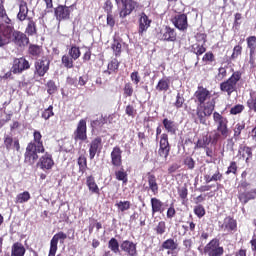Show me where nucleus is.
I'll use <instances>...</instances> for the list:
<instances>
[{
	"instance_id": "nucleus-14",
	"label": "nucleus",
	"mask_w": 256,
	"mask_h": 256,
	"mask_svg": "<svg viewBox=\"0 0 256 256\" xmlns=\"http://www.w3.org/2000/svg\"><path fill=\"white\" fill-rule=\"evenodd\" d=\"M37 165L38 167H40V169L49 170L53 167V165H55V163L53 162V158L51 157V155L49 153H46L40 158Z\"/></svg>"
},
{
	"instance_id": "nucleus-64",
	"label": "nucleus",
	"mask_w": 256,
	"mask_h": 256,
	"mask_svg": "<svg viewBox=\"0 0 256 256\" xmlns=\"http://www.w3.org/2000/svg\"><path fill=\"white\" fill-rule=\"evenodd\" d=\"M248 107L249 109H252L256 113V93L252 97V100L248 101Z\"/></svg>"
},
{
	"instance_id": "nucleus-25",
	"label": "nucleus",
	"mask_w": 256,
	"mask_h": 256,
	"mask_svg": "<svg viewBox=\"0 0 256 256\" xmlns=\"http://www.w3.org/2000/svg\"><path fill=\"white\" fill-rule=\"evenodd\" d=\"M152 215L163 213V202L157 198H151Z\"/></svg>"
},
{
	"instance_id": "nucleus-2",
	"label": "nucleus",
	"mask_w": 256,
	"mask_h": 256,
	"mask_svg": "<svg viewBox=\"0 0 256 256\" xmlns=\"http://www.w3.org/2000/svg\"><path fill=\"white\" fill-rule=\"evenodd\" d=\"M39 153H45V147L43 146V143L35 144L33 142H30L26 147L25 152V163L28 165H34V163L39 159Z\"/></svg>"
},
{
	"instance_id": "nucleus-8",
	"label": "nucleus",
	"mask_w": 256,
	"mask_h": 256,
	"mask_svg": "<svg viewBox=\"0 0 256 256\" xmlns=\"http://www.w3.org/2000/svg\"><path fill=\"white\" fill-rule=\"evenodd\" d=\"M30 67L29 61L25 58H16L13 62L12 73H23V71H27Z\"/></svg>"
},
{
	"instance_id": "nucleus-31",
	"label": "nucleus",
	"mask_w": 256,
	"mask_h": 256,
	"mask_svg": "<svg viewBox=\"0 0 256 256\" xmlns=\"http://www.w3.org/2000/svg\"><path fill=\"white\" fill-rule=\"evenodd\" d=\"M211 143V136H203L196 143L195 149H207V146Z\"/></svg>"
},
{
	"instance_id": "nucleus-56",
	"label": "nucleus",
	"mask_w": 256,
	"mask_h": 256,
	"mask_svg": "<svg viewBox=\"0 0 256 256\" xmlns=\"http://www.w3.org/2000/svg\"><path fill=\"white\" fill-rule=\"evenodd\" d=\"M194 213L199 218L204 217V215H205V208H203V206H201V205H198V206H196L194 208Z\"/></svg>"
},
{
	"instance_id": "nucleus-63",
	"label": "nucleus",
	"mask_w": 256,
	"mask_h": 256,
	"mask_svg": "<svg viewBox=\"0 0 256 256\" xmlns=\"http://www.w3.org/2000/svg\"><path fill=\"white\" fill-rule=\"evenodd\" d=\"M121 47L122 45L119 43V41L114 40V43L112 44V49L115 52V55H119V53H121Z\"/></svg>"
},
{
	"instance_id": "nucleus-30",
	"label": "nucleus",
	"mask_w": 256,
	"mask_h": 256,
	"mask_svg": "<svg viewBox=\"0 0 256 256\" xmlns=\"http://www.w3.org/2000/svg\"><path fill=\"white\" fill-rule=\"evenodd\" d=\"M213 120L217 127H222L223 125H227V123H229L227 118L223 117V115L219 114V112L213 113Z\"/></svg>"
},
{
	"instance_id": "nucleus-61",
	"label": "nucleus",
	"mask_w": 256,
	"mask_h": 256,
	"mask_svg": "<svg viewBox=\"0 0 256 256\" xmlns=\"http://www.w3.org/2000/svg\"><path fill=\"white\" fill-rule=\"evenodd\" d=\"M211 175H213L212 167H210L209 170L204 174V180L206 181V183H211L213 181V178Z\"/></svg>"
},
{
	"instance_id": "nucleus-13",
	"label": "nucleus",
	"mask_w": 256,
	"mask_h": 256,
	"mask_svg": "<svg viewBox=\"0 0 256 256\" xmlns=\"http://www.w3.org/2000/svg\"><path fill=\"white\" fill-rule=\"evenodd\" d=\"M54 13L58 21H63V19H69V15H71V10L67 6L60 5L55 8Z\"/></svg>"
},
{
	"instance_id": "nucleus-50",
	"label": "nucleus",
	"mask_w": 256,
	"mask_h": 256,
	"mask_svg": "<svg viewBox=\"0 0 256 256\" xmlns=\"http://www.w3.org/2000/svg\"><path fill=\"white\" fill-rule=\"evenodd\" d=\"M165 229H166L165 222L160 221L158 223V225L156 226L155 231H156L157 235H163V233H165Z\"/></svg>"
},
{
	"instance_id": "nucleus-59",
	"label": "nucleus",
	"mask_w": 256,
	"mask_h": 256,
	"mask_svg": "<svg viewBox=\"0 0 256 256\" xmlns=\"http://www.w3.org/2000/svg\"><path fill=\"white\" fill-rule=\"evenodd\" d=\"M131 81H133L134 85H139L141 81V76H139V72H132L130 75Z\"/></svg>"
},
{
	"instance_id": "nucleus-42",
	"label": "nucleus",
	"mask_w": 256,
	"mask_h": 256,
	"mask_svg": "<svg viewBox=\"0 0 256 256\" xmlns=\"http://www.w3.org/2000/svg\"><path fill=\"white\" fill-rule=\"evenodd\" d=\"M73 58L69 55L62 56V65L66 67V69H73Z\"/></svg>"
},
{
	"instance_id": "nucleus-53",
	"label": "nucleus",
	"mask_w": 256,
	"mask_h": 256,
	"mask_svg": "<svg viewBox=\"0 0 256 256\" xmlns=\"http://www.w3.org/2000/svg\"><path fill=\"white\" fill-rule=\"evenodd\" d=\"M171 150L169 149H162V148H159L158 150V155L159 157H161L164 161H167V158L169 157V152Z\"/></svg>"
},
{
	"instance_id": "nucleus-47",
	"label": "nucleus",
	"mask_w": 256,
	"mask_h": 256,
	"mask_svg": "<svg viewBox=\"0 0 256 256\" xmlns=\"http://www.w3.org/2000/svg\"><path fill=\"white\" fill-rule=\"evenodd\" d=\"M124 95L126 97H133V85L131 83H126L124 85Z\"/></svg>"
},
{
	"instance_id": "nucleus-32",
	"label": "nucleus",
	"mask_w": 256,
	"mask_h": 256,
	"mask_svg": "<svg viewBox=\"0 0 256 256\" xmlns=\"http://www.w3.org/2000/svg\"><path fill=\"white\" fill-rule=\"evenodd\" d=\"M107 123V119L103 116L98 117L96 120L91 121L90 125L92 129L99 130Z\"/></svg>"
},
{
	"instance_id": "nucleus-40",
	"label": "nucleus",
	"mask_w": 256,
	"mask_h": 256,
	"mask_svg": "<svg viewBox=\"0 0 256 256\" xmlns=\"http://www.w3.org/2000/svg\"><path fill=\"white\" fill-rule=\"evenodd\" d=\"M116 207L118 208V211H121L123 213V212L129 211V209H131V202L120 201V202L116 203Z\"/></svg>"
},
{
	"instance_id": "nucleus-55",
	"label": "nucleus",
	"mask_w": 256,
	"mask_h": 256,
	"mask_svg": "<svg viewBox=\"0 0 256 256\" xmlns=\"http://www.w3.org/2000/svg\"><path fill=\"white\" fill-rule=\"evenodd\" d=\"M243 151H244V153L242 154V157H245V155H247L246 163H249V159H251V157H253V150H251L250 147H244Z\"/></svg>"
},
{
	"instance_id": "nucleus-52",
	"label": "nucleus",
	"mask_w": 256,
	"mask_h": 256,
	"mask_svg": "<svg viewBox=\"0 0 256 256\" xmlns=\"http://www.w3.org/2000/svg\"><path fill=\"white\" fill-rule=\"evenodd\" d=\"M47 87H48L47 91H48L49 95H53V93H55V91H57V85H55V82L53 80L48 81Z\"/></svg>"
},
{
	"instance_id": "nucleus-15",
	"label": "nucleus",
	"mask_w": 256,
	"mask_h": 256,
	"mask_svg": "<svg viewBox=\"0 0 256 256\" xmlns=\"http://www.w3.org/2000/svg\"><path fill=\"white\" fill-rule=\"evenodd\" d=\"M4 147L7 151H11V149H16V151H19L21 149V146L19 145V140L14 139L13 137L9 135L4 136Z\"/></svg>"
},
{
	"instance_id": "nucleus-27",
	"label": "nucleus",
	"mask_w": 256,
	"mask_h": 256,
	"mask_svg": "<svg viewBox=\"0 0 256 256\" xmlns=\"http://www.w3.org/2000/svg\"><path fill=\"white\" fill-rule=\"evenodd\" d=\"M65 239H67V234H65V232H58L52 237L50 245L57 247L59 241L60 243H65Z\"/></svg>"
},
{
	"instance_id": "nucleus-28",
	"label": "nucleus",
	"mask_w": 256,
	"mask_h": 256,
	"mask_svg": "<svg viewBox=\"0 0 256 256\" xmlns=\"http://www.w3.org/2000/svg\"><path fill=\"white\" fill-rule=\"evenodd\" d=\"M12 256H25V246L23 244L17 242L12 246Z\"/></svg>"
},
{
	"instance_id": "nucleus-29",
	"label": "nucleus",
	"mask_w": 256,
	"mask_h": 256,
	"mask_svg": "<svg viewBox=\"0 0 256 256\" xmlns=\"http://www.w3.org/2000/svg\"><path fill=\"white\" fill-rule=\"evenodd\" d=\"M179 247V244L174 239H167L162 243V249H168L170 251H175Z\"/></svg>"
},
{
	"instance_id": "nucleus-10",
	"label": "nucleus",
	"mask_w": 256,
	"mask_h": 256,
	"mask_svg": "<svg viewBox=\"0 0 256 256\" xmlns=\"http://www.w3.org/2000/svg\"><path fill=\"white\" fill-rule=\"evenodd\" d=\"M173 25L176 27V29H179L180 31H185L187 27H189V24L187 23V15L185 14H178L172 19Z\"/></svg>"
},
{
	"instance_id": "nucleus-22",
	"label": "nucleus",
	"mask_w": 256,
	"mask_h": 256,
	"mask_svg": "<svg viewBox=\"0 0 256 256\" xmlns=\"http://www.w3.org/2000/svg\"><path fill=\"white\" fill-rule=\"evenodd\" d=\"M13 26L11 25H5V24H0V34L2 35V37H4L5 39L8 40L11 39V35L13 36Z\"/></svg>"
},
{
	"instance_id": "nucleus-24",
	"label": "nucleus",
	"mask_w": 256,
	"mask_h": 256,
	"mask_svg": "<svg viewBox=\"0 0 256 256\" xmlns=\"http://www.w3.org/2000/svg\"><path fill=\"white\" fill-rule=\"evenodd\" d=\"M170 83H171V81L167 77L160 79L156 86V91H160V92H164V93L169 91Z\"/></svg>"
},
{
	"instance_id": "nucleus-57",
	"label": "nucleus",
	"mask_w": 256,
	"mask_h": 256,
	"mask_svg": "<svg viewBox=\"0 0 256 256\" xmlns=\"http://www.w3.org/2000/svg\"><path fill=\"white\" fill-rule=\"evenodd\" d=\"M241 51H243V47L237 45L234 47L233 49V53L231 55V59H237V57H239V55H241Z\"/></svg>"
},
{
	"instance_id": "nucleus-48",
	"label": "nucleus",
	"mask_w": 256,
	"mask_h": 256,
	"mask_svg": "<svg viewBox=\"0 0 256 256\" xmlns=\"http://www.w3.org/2000/svg\"><path fill=\"white\" fill-rule=\"evenodd\" d=\"M184 165H186L188 169L193 170L195 169V160L190 156H188L184 159Z\"/></svg>"
},
{
	"instance_id": "nucleus-54",
	"label": "nucleus",
	"mask_w": 256,
	"mask_h": 256,
	"mask_svg": "<svg viewBox=\"0 0 256 256\" xmlns=\"http://www.w3.org/2000/svg\"><path fill=\"white\" fill-rule=\"evenodd\" d=\"M183 103H185V98H183V96H181V94L178 93L176 96L175 107L177 109H181V107H183Z\"/></svg>"
},
{
	"instance_id": "nucleus-41",
	"label": "nucleus",
	"mask_w": 256,
	"mask_h": 256,
	"mask_svg": "<svg viewBox=\"0 0 256 256\" xmlns=\"http://www.w3.org/2000/svg\"><path fill=\"white\" fill-rule=\"evenodd\" d=\"M159 149H168L171 151V146H169V137L167 134H162L160 139V148Z\"/></svg>"
},
{
	"instance_id": "nucleus-58",
	"label": "nucleus",
	"mask_w": 256,
	"mask_h": 256,
	"mask_svg": "<svg viewBox=\"0 0 256 256\" xmlns=\"http://www.w3.org/2000/svg\"><path fill=\"white\" fill-rule=\"evenodd\" d=\"M243 129H245V124L243 123H238L235 128H234V136L235 137H239V135H241V131H243Z\"/></svg>"
},
{
	"instance_id": "nucleus-18",
	"label": "nucleus",
	"mask_w": 256,
	"mask_h": 256,
	"mask_svg": "<svg viewBox=\"0 0 256 256\" xmlns=\"http://www.w3.org/2000/svg\"><path fill=\"white\" fill-rule=\"evenodd\" d=\"M122 251H125L130 256H136L137 255V247L135 244L129 240H125L121 244Z\"/></svg>"
},
{
	"instance_id": "nucleus-4",
	"label": "nucleus",
	"mask_w": 256,
	"mask_h": 256,
	"mask_svg": "<svg viewBox=\"0 0 256 256\" xmlns=\"http://www.w3.org/2000/svg\"><path fill=\"white\" fill-rule=\"evenodd\" d=\"M115 3L118 7H121L122 5L119 13L121 19H125V17L130 13H133V10L137 7V2L133 0H115Z\"/></svg>"
},
{
	"instance_id": "nucleus-20",
	"label": "nucleus",
	"mask_w": 256,
	"mask_h": 256,
	"mask_svg": "<svg viewBox=\"0 0 256 256\" xmlns=\"http://www.w3.org/2000/svg\"><path fill=\"white\" fill-rule=\"evenodd\" d=\"M26 21L27 24L25 33L30 36L37 35V22L33 20V18H27Z\"/></svg>"
},
{
	"instance_id": "nucleus-39",
	"label": "nucleus",
	"mask_w": 256,
	"mask_h": 256,
	"mask_svg": "<svg viewBox=\"0 0 256 256\" xmlns=\"http://www.w3.org/2000/svg\"><path fill=\"white\" fill-rule=\"evenodd\" d=\"M77 164L79 165L80 173L83 174L87 171V158L85 156L81 155L77 160Z\"/></svg>"
},
{
	"instance_id": "nucleus-16",
	"label": "nucleus",
	"mask_w": 256,
	"mask_h": 256,
	"mask_svg": "<svg viewBox=\"0 0 256 256\" xmlns=\"http://www.w3.org/2000/svg\"><path fill=\"white\" fill-rule=\"evenodd\" d=\"M161 39L162 41H176L177 33L171 27L166 26L161 30Z\"/></svg>"
},
{
	"instance_id": "nucleus-19",
	"label": "nucleus",
	"mask_w": 256,
	"mask_h": 256,
	"mask_svg": "<svg viewBox=\"0 0 256 256\" xmlns=\"http://www.w3.org/2000/svg\"><path fill=\"white\" fill-rule=\"evenodd\" d=\"M247 45L248 48L250 49V63H255V51H256V37L255 36H250L247 38Z\"/></svg>"
},
{
	"instance_id": "nucleus-12",
	"label": "nucleus",
	"mask_w": 256,
	"mask_h": 256,
	"mask_svg": "<svg viewBox=\"0 0 256 256\" xmlns=\"http://www.w3.org/2000/svg\"><path fill=\"white\" fill-rule=\"evenodd\" d=\"M13 41L18 47H25V45H29V38L20 31L13 32Z\"/></svg>"
},
{
	"instance_id": "nucleus-17",
	"label": "nucleus",
	"mask_w": 256,
	"mask_h": 256,
	"mask_svg": "<svg viewBox=\"0 0 256 256\" xmlns=\"http://www.w3.org/2000/svg\"><path fill=\"white\" fill-rule=\"evenodd\" d=\"M149 27H151V20H149V17L146 16L145 13H142L139 19V35H143V33H145V31H147Z\"/></svg>"
},
{
	"instance_id": "nucleus-51",
	"label": "nucleus",
	"mask_w": 256,
	"mask_h": 256,
	"mask_svg": "<svg viewBox=\"0 0 256 256\" xmlns=\"http://www.w3.org/2000/svg\"><path fill=\"white\" fill-rule=\"evenodd\" d=\"M217 131H219V133H221L222 137L227 138L229 136V128H227V124L217 127Z\"/></svg>"
},
{
	"instance_id": "nucleus-3",
	"label": "nucleus",
	"mask_w": 256,
	"mask_h": 256,
	"mask_svg": "<svg viewBox=\"0 0 256 256\" xmlns=\"http://www.w3.org/2000/svg\"><path fill=\"white\" fill-rule=\"evenodd\" d=\"M241 81V72L236 71L232 74V76L225 82L220 84L221 91L228 93L231 95L237 89V83Z\"/></svg>"
},
{
	"instance_id": "nucleus-1",
	"label": "nucleus",
	"mask_w": 256,
	"mask_h": 256,
	"mask_svg": "<svg viewBox=\"0 0 256 256\" xmlns=\"http://www.w3.org/2000/svg\"><path fill=\"white\" fill-rule=\"evenodd\" d=\"M195 97L199 104L196 110H192L190 114L194 119V123H200L207 127L209 125V118L213 115V111H215V99H211V92L203 86L198 87ZM205 101L208 102L205 103Z\"/></svg>"
},
{
	"instance_id": "nucleus-36",
	"label": "nucleus",
	"mask_w": 256,
	"mask_h": 256,
	"mask_svg": "<svg viewBox=\"0 0 256 256\" xmlns=\"http://www.w3.org/2000/svg\"><path fill=\"white\" fill-rule=\"evenodd\" d=\"M0 19L6 23V25H9L11 23V19H9V16H7V12L5 11V7L3 6V0H0Z\"/></svg>"
},
{
	"instance_id": "nucleus-35",
	"label": "nucleus",
	"mask_w": 256,
	"mask_h": 256,
	"mask_svg": "<svg viewBox=\"0 0 256 256\" xmlns=\"http://www.w3.org/2000/svg\"><path fill=\"white\" fill-rule=\"evenodd\" d=\"M205 51H207L205 44L195 43L192 45V53H195V55H203Z\"/></svg>"
},
{
	"instance_id": "nucleus-6",
	"label": "nucleus",
	"mask_w": 256,
	"mask_h": 256,
	"mask_svg": "<svg viewBox=\"0 0 256 256\" xmlns=\"http://www.w3.org/2000/svg\"><path fill=\"white\" fill-rule=\"evenodd\" d=\"M74 141H87V121L85 119L79 121L74 131Z\"/></svg>"
},
{
	"instance_id": "nucleus-21",
	"label": "nucleus",
	"mask_w": 256,
	"mask_h": 256,
	"mask_svg": "<svg viewBox=\"0 0 256 256\" xmlns=\"http://www.w3.org/2000/svg\"><path fill=\"white\" fill-rule=\"evenodd\" d=\"M222 229H224V231H235V229H237V222L231 218V217H227L224 219V222L222 224Z\"/></svg>"
},
{
	"instance_id": "nucleus-38",
	"label": "nucleus",
	"mask_w": 256,
	"mask_h": 256,
	"mask_svg": "<svg viewBox=\"0 0 256 256\" xmlns=\"http://www.w3.org/2000/svg\"><path fill=\"white\" fill-rule=\"evenodd\" d=\"M31 199V194L28 191L20 193L16 196V203H27Z\"/></svg>"
},
{
	"instance_id": "nucleus-7",
	"label": "nucleus",
	"mask_w": 256,
	"mask_h": 256,
	"mask_svg": "<svg viewBox=\"0 0 256 256\" xmlns=\"http://www.w3.org/2000/svg\"><path fill=\"white\" fill-rule=\"evenodd\" d=\"M49 65H51V61L45 57L37 60L35 62V75H38V77H45V73L49 71Z\"/></svg>"
},
{
	"instance_id": "nucleus-43",
	"label": "nucleus",
	"mask_w": 256,
	"mask_h": 256,
	"mask_svg": "<svg viewBox=\"0 0 256 256\" xmlns=\"http://www.w3.org/2000/svg\"><path fill=\"white\" fill-rule=\"evenodd\" d=\"M69 55L74 61H77V59L81 57V50H79L77 46H72L69 50Z\"/></svg>"
},
{
	"instance_id": "nucleus-44",
	"label": "nucleus",
	"mask_w": 256,
	"mask_h": 256,
	"mask_svg": "<svg viewBox=\"0 0 256 256\" xmlns=\"http://www.w3.org/2000/svg\"><path fill=\"white\" fill-rule=\"evenodd\" d=\"M108 247L113 253H119V242L115 238H111L108 242Z\"/></svg>"
},
{
	"instance_id": "nucleus-23",
	"label": "nucleus",
	"mask_w": 256,
	"mask_h": 256,
	"mask_svg": "<svg viewBox=\"0 0 256 256\" xmlns=\"http://www.w3.org/2000/svg\"><path fill=\"white\" fill-rule=\"evenodd\" d=\"M148 185L149 189L154 193V195H157L159 193V185L157 184V178L155 175L148 173Z\"/></svg>"
},
{
	"instance_id": "nucleus-26",
	"label": "nucleus",
	"mask_w": 256,
	"mask_h": 256,
	"mask_svg": "<svg viewBox=\"0 0 256 256\" xmlns=\"http://www.w3.org/2000/svg\"><path fill=\"white\" fill-rule=\"evenodd\" d=\"M29 13V8L27 7L26 2H21L19 6V12L17 18L19 21H25L27 19V14Z\"/></svg>"
},
{
	"instance_id": "nucleus-33",
	"label": "nucleus",
	"mask_w": 256,
	"mask_h": 256,
	"mask_svg": "<svg viewBox=\"0 0 256 256\" xmlns=\"http://www.w3.org/2000/svg\"><path fill=\"white\" fill-rule=\"evenodd\" d=\"M86 183L89 191L92 193H99V187L97 186V183H95V178H93V176H88Z\"/></svg>"
},
{
	"instance_id": "nucleus-46",
	"label": "nucleus",
	"mask_w": 256,
	"mask_h": 256,
	"mask_svg": "<svg viewBox=\"0 0 256 256\" xmlns=\"http://www.w3.org/2000/svg\"><path fill=\"white\" fill-rule=\"evenodd\" d=\"M30 55H33V57H39L41 55V48L37 45H32L29 48Z\"/></svg>"
},
{
	"instance_id": "nucleus-37",
	"label": "nucleus",
	"mask_w": 256,
	"mask_h": 256,
	"mask_svg": "<svg viewBox=\"0 0 256 256\" xmlns=\"http://www.w3.org/2000/svg\"><path fill=\"white\" fill-rule=\"evenodd\" d=\"M163 125H164L166 131H168V133L175 134V131H176V129H175V122L165 118L163 120Z\"/></svg>"
},
{
	"instance_id": "nucleus-11",
	"label": "nucleus",
	"mask_w": 256,
	"mask_h": 256,
	"mask_svg": "<svg viewBox=\"0 0 256 256\" xmlns=\"http://www.w3.org/2000/svg\"><path fill=\"white\" fill-rule=\"evenodd\" d=\"M103 140L101 137L95 138L91 143H90V148H89V157L90 159H95V155H97V151H101L103 148Z\"/></svg>"
},
{
	"instance_id": "nucleus-62",
	"label": "nucleus",
	"mask_w": 256,
	"mask_h": 256,
	"mask_svg": "<svg viewBox=\"0 0 256 256\" xmlns=\"http://www.w3.org/2000/svg\"><path fill=\"white\" fill-rule=\"evenodd\" d=\"M243 109H245V107H243V105L238 104L231 108L230 113L231 115H238V113H241Z\"/></svg>"
},
{
	"instance_id": "nucleus-60",
	"label": "nucleus",
	"mask_w": 256,
	"mask_h": 256,
	"mask_svg": "<svg viewBox=\"0 0 256 256\" xmlns=\"http://www.w3.org/2000/svg\"><path fill=\"white\" fill-rule=\"evenodd\" d=\"M196 43L200 44V45H205V43H207V35L205 34H197L196 35Z\"/></svg>"
},
{
	"instance_id": "nucleus-9",
	"label": "nucleus",
	"mask_w": 256,
	"mask_h": 256,
	"mask_svg": "<svg viewBox=\"0 0 256 256\" xmlns=\"http://www.w3.org/2000/svg\"><path fill=\"white\" fill-rule=\"evenodd\" d=\"M123 151L119 146H115L110 154L111 164L113 167H121L123 165Z\"/></svg>"
},
{
	"instance_id": "nucleus-49",
	"label": "nucleus",
	"mask_w": 256,
	"mask_h": 256,
	"mask_svg": "<svg viewBox=\"0 0 256 256\" xmlns=\"http://www.w3.org/2000/svg\"><path fill=\"white\" fill-rule=\"evenodd\" d=\"M54 113H53V106H49L47 109H45L42 113V117L43 119H49L51 117H53Z\"/></svg>"
},
{
	"instance_id": "nucleus-45",
	"label": "nucleus",
	"mask_w": 256,
	"mask_h": 256,
	"mask_svg": "<svg viewBox=\"0 0 256 256\" xmlns=\"http://www.w3.org/2000/svg\"><path fill=\"white\" fill-rule=\"evenodd\" d=\"M213 169V173L211 175L212 177V181H222L223 180V174H221V172H219V169H217L216 167H212Z\"/></svg>"
},
{
	"instance_id": "nucleus-34",
	"label": "nucleus",
	"mask_w": 256,
	"mask_h": 256,
	"mask_svg": "<svg viewBox=\"0 0 256 256\" xmlns=\"http://www.w3.org/2000/svg\"><path fill=\"white\" fill-rule=\"evenodd\" d=\"M115 177L117 181H122V183L125 185L127 184V172H125V169L121 168L120 170L115 171Z\"/></svg>"
},
{
	"instance_id": "nucleus-5",
	"label": "nucleus",
	"mask_w": 256,
	"mask_h": 256,
	"mask_svg": "<svg viewBox=\"0 0 256 256\" xmlns=\"http://www.w3.org/2000/svg\"><path fill=\"white\" fill-rule=\"evenodd\" d=\"M204 253L208 256H223L225 249L219 244V240L213 239L204 247Z\"/></svg>"
}]
</instances>
